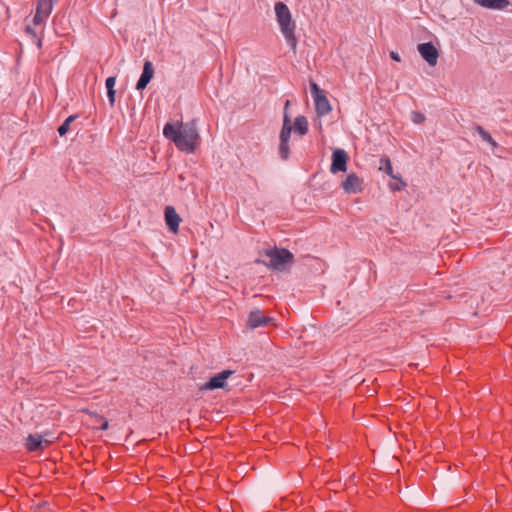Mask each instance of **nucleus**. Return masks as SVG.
Instances as JSON below:
<instances>
[{
	"instance_id": "obj_5",
	"label": "nucleus",
	"mask_w": 512,
	"mask_h": 512,
	"mask_svg": "<svg viewBox=\"0 0 512 512\" xmlns=\"http://www.w3.org/2000/svg\"><path fill=\"white\" fill-rule=\"evenodd\" d=\"M310 89L318 115H327L331 111V105L324 91L316 83H311Z\"/></svg>"
},
{
	"instance_id": "obj_25",
	"label": "nucleus",
	"mask_w": 512,
	"mask_h": 512,
	"mask_svg": "<svg viewBox=\"0 0 512 512\" xmlns=\"http://www.w3.org/2000/svg\"><path fill=\"white\" fill-rule=\"evenodd\" d=\"M108 428V422L107 421H104L101 425V429L102 430H106Z\"/></svg>"
},
{
	"instance_id": "obj_3",
	"label": "nucleus",
	"mask_w": 512,
	"mask_h": 512,
	"mask_svg": "<svg viewBox=\"0 0 512 512\" xmlns=\"http://www.w3.org/2000/svg\"><path fill=\"white\" fill-rule=\"evenodd\" d=\"M267 265L277 270L285 269L286 265L292 262L293 254L286 249L272 248L265 252Z\"/></svg>"
},
{
	"instance_id": "obj_9",
	"label": "nucleus",
	"mask_w": 512,
	"mask_h": 512,
	"mask_svg": "<svg viewBox=\"0 0 512 512\" xmlns=\"http://www.w3.org/2000/svg\"><path fill=\"white\" fill-rule=\"evenodd\" d=\"M341 186L346 193L357 194L363 190V179L355 173H350L342 182Z\"/></svg>"
},
{
	"instance_id": "obj_26",
	"label": "nucleus",
	"mask_w": 512,
	"mask_h": 512,
	"mask_svg": "<svg viewBox=\"0 0 512 512\" xmlns=\"http://www.w3.org/2000/svg\"><path fill=\"white\" fill-rule=\"evenodd\" d=\"M289 103H290V102H289V100H287V101H286V104H285V107H286V108L288 107Z\"/></svg>"
},
{
	"instance_id": "obj_1",
	"label": "nucleus",
	"mask_w": 512,
	"mask_h": 512,
	"mask_svg": "<svg viewBox=\"0 0 512 512\" xmlns=\"http://www.w3.org/2000/svg\"><path fill=\"white\" fill-rule=\"evenodd\" d=\"M163 135L171 140L178 150L188 154L195 152L201 142L195 120L177 125L167 123L163 128Z\"/></svg>"
},
{
	"instance_id": "obj_24",
	"label": "nucleus",
	"mask_w": 512,
	"mask_h": 512,
	"mask_svg": "<svg viewBox=\"0 0 512 512\" xmlns=\"http://www.w3.org/2000/svg\"><path fill=\"white\" fill-rule=\"evenodd\" d=\"M390 57L394 60V61H397V62H400L401 61V58L399 56V54L397 52H391L390 53Z\"/></svg>"
},
{
	"instance_id": "obj_17",
	"label": "nucleus",
	"mask_w": 512,
	"mask_h": 512,
	"mask_svg": "<svg viewBox=\"0 0 512 512\" xmlns=\"http://www.w3.org/2000/svg\"><path fill=\"white\" fill-rule=\"evenodd\" d=\"M380 170L384 171L392 178L397 179V177L393 174V167L389 158H382L380 160Z\"/></svg>"
},
{
	"instance_id": "obj_14",
	"label": "nucleus",
	"mask_w": 512,
	"mask_h": 512,
	"mask_svg": "<svg viewBox=\"0 0 512 512\" xmlns=\"http://www.w3.org/2000/svg\"><path fill=\"white\" fill-rule=\"evenodd\" d=\"M474 3L481 7L492 10H505L509 5V0H473Z\"/></svg>"
},
{
	"instance_id": "obj_18",
	"label": "nucleus",
	"mask_w": 512,
	"mask_h": 512,
	"mask_svg": "<svg viewBox=\"0 0 512 512\" xmlns=\"http://www.w3.org/2000/svg\"><path fill=\"white\" fill-rule=\"evenodd\" d=\"M77 118L76 115L69 116L58 128V133L60 136H64L70 128V124Z\"/></svg>"
},
{
	"instance_id": "obj_20",
	"label": "nucleus",
	"mask_w": 512,
	"mask_h": 512,
	"mask_svg": "<svg viewBox=\"0 0 512 512\" xmlns=\"http://www.w3.org/2000/svg\"><path fill=\"white\" fill-rule=\"evenodd\" d=\"M425 119H426L425 115L421 112L413 111L411 113V120L415 124H421L425 121Z\"/></svg>"
},
{
	"instance_id": "obj_10",
	"label": "nucleus",
	"mask_w": 512,
	"mask_h": 512,
	"mask_svg": "<svg viewBox=\"0 0 512 512\" xmlns=\"http://www.w3.org/2000/svg\"><path fill=\"white\" fill-rule=\"evenodd\" d=\"M233 372L231 370H224L217 375L213 376L208 382H206L202 389L204 390H214L218 388H224L226 384V380Z\"/></svg>"
},
{
	"instance_id": "obj_6",
	"label": "nucleus",
	"mask_w": 512,
	"mask_h": 512,
	"mask_svg": "<svg viewBox=\"0 0 512 512\" xmlns=\"http://www.w3.org/2000/svg\"><path fill=\"white\" fill-rule=\"evenodd\" d=\"M58 0H37L36 13L33 18L35 25H41L50 16L53 6Z\"/></svg>"
},
{
	"instance_id": "obj_21",
	"label": "nucleus",
	"mask_w": 512,
	"mask_h": 512,
	"mask_svg": "<svg viewBox=\"0 0 512 512\" xmlns=\"http://www.w3.org/2000/svg\"><path fill=\"white\" fill-rule=\"evenodd\" d=\"M115 83H116L115 77H108L105 82L107 91L114 90Z\"/></svg>"
},
{
	"instance_id": "obj_22",
	"label": "nucleus",
	"mask_w": 512,
	"mask_h": 512,
	"mask_svg": "<svg viewBox=\"0 0 512 512\" xmlns=\"http://www.w3.org/2000/svg\"><path fill=\"white\" fill-rule=\"evenodd\" d=\"M404 186H405V183H404L402 180H399V181H398V182H396V183H391V184H390V188H391V190H393V191H399V190H401Z\"/></svg>"
},
{
	"instance_id": "obj_16",
	"label": "nucleus",
	"mask_w": 512,
	"mask_h": 512,
	"mask_svg": "<svg viewBox=\"0 0 512 512\" xmlns=\"http://www.w3.org/2000/svg\"><path fill=\"white\" fill-rule=\"evenodd\" d=\"M42 447V437L30 434L26 439V448L29 451H37Z\"/></svg>"
},
{
	"instance_id": "obj_2",
	"label": "nucleus",
	"mask_w": 512,
	"mask_h": 512,
	"mask_svg": "<svg viewBox=\"0 0 512 512\" xmlns=\"http://www.w3.org/2000/svg\"><path fill=\"white\" fill-rule=\"evenodd\" d=\"M274 10L276 21L286 43L293 51H295L298 43L295 36L296 24L292 19V14L288 6L283 2H277L274 6Z\"/></svg>"
},
{
	"instance_id": "obj_12",
	"label": "nucleus",
	"mask_w": 512,
	"mask_h": 512,
	"mask_svg": "<svg viewBox=\"0 0 512 512\" xmlns=\"http://www.w3.org/2000/svg\"><path fill=\"white\" fill-rule=\"evenodd\" d=\"M153 75H154V67H153L152 62L145 61L144 65H143L142 74L136 84V89L137 90L145 89L146 86L148 85V83L153 78Z\"/></svg>"
},
{
	"instance_id": "obj_11",
	"label": "nucleus",
	"mask_w": 512,
	"mask_h": 512,
	"mask_svg": "<svg viewBox=\"0 0 512 512\" xmlns=\"http://www.w3.org/2000/svg\"><path fill=\"white\" fill-rule=\"evenodd\" d=\"M272 321L273 319L271 317L265 316L263 312L259 309L251 311L248 317V323L250 327L253 329L267 326Z\"/></svg>"
},
{
	"instance_id": "obj_13",
	"label": "nucleus",
	"mask_w": 512,
	"mask_h": 512,
	"mask_svg": "<svg viewBox=\"0 0 512 512\" xmlns=\"http://www.w3.org/2000/svg\"><path fill=\"white\" fill-rule=\"evenodd\" d=\"M165 221L170 231L177 232L180 224V217L171 206L165 208Z\"/></svg>"
},
{
	"instance_id": "obj_15",
	"label": "nucleus",
	"mask_w": 512,
	"mask_h": 512,
	"mask_svg": "<svg viewBox=\"0 0 512 512\" xmlns=\"http://www.w3.org/2000/svg\"><path fill=\"white\" fill-rule=\"evenodd\" d=\"M292 130L301 136L305 135L308 132V121L306 117L297 116L292 126Z\"/></svg>"
},
{
	"instance_id": "obj_4",
	"label": "nucleus",
	"mask_w": 512,
	"mask_h": 512,
	"mask_svg": "<svg viewBox=\"0 0 512 512\" xmlns=\"http://www.w3.org/2000/svg\"><path fill=\"white\" fill-rule=\"evenodd\" d=\"M292 125L290 117L284 114L283 126L280 132L279 155L283 160H287L290 154L289 140L291 137Z\"/></svg>"
},
{
	"instance_id": "obj_8",
	"label": "nucleus",
	"mask_w": 512,
	"mask_h": 512,
	"mask_svg": "<svg viewBox=\"0 0 512 512\" xmlns=\"http://www.w3.org/2000/svg\"><path fill=\"white\" fill-rule=\"evenodd\" d=\"M348 155L343 149H335L332 154L330 171L333 174L345 172L347 169Z\"/></svg>"
},
{
	"instance_id": "obj_23",
	"label": "nucleus",
	"mask_w": 512,
	"mask_h": 512,
	"mask_svg": "<svg viewBox=\"0 0 512 512\" xmlns=\"http://www.w3.org/2000/svg\"><path fill=\"white\" fill-rule=\"evenodd\" d=\"M107 96H108L110 104L113 105L115 102V90H108Z\"/></svg>"
},
{
	"instance_id": "obj_7",
	"label": "nucleus",
	"mask_w": 512,
	"mask_h": 512,
	"mask_svg": "<svg viewBox=\"0 0 512 512\" xmlns=\"http://www.w3.org/2000/svg\"><path fill=\"white\" fill-rule=\"evenodd\" d=\"M421 57L430 65L435 66L438 61L439 52L437 48L431 43H421L417 47Z\"/></svg>"
},
{
	"instance_id": "obj_19",
	"label": "nucleus",
	"mask_w": 512,
	"mask_h": 512,
	"mask_svg": "<svg viewBox=\"0 0 512 512\" xmlns=\"http://www.w3.org/2000/svg\"><path fill=\"white\" fill-rule=\"evenodd\" d=\"M476 131L478 132L479 136L482 138L483 141L491 144L492 146H496V143L491 137V135L487 131H485L481 126H477Z\"/></svg>"
}]
</instances>
